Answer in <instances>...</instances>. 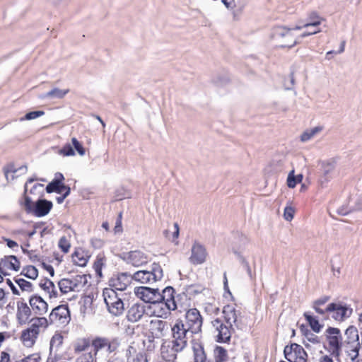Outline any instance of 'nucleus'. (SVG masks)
<instances>
[{
	"label": "nucleus",
	"instance_id": "f257e3e1",
	"mask_svg": "<svg viewBox=\"0 0 362 362\" xmlns=\"http://www.w3.org/2000/svg\"><path fill=\"white\" fill-rule=\"evenodd\" d=\"M222 313L227 325H225L218 318L213 320L211 323L218 332L217 341L225 343L230 341L231 334L234 330L233 326L238 329H241V313L240 310H236L233 305H226L223 307Z\"/></svg>",
	"mask_w": 362,
	"mask_h": 362
},
{
	"label": "nucleus",
	"instance_id": "f03ea898",
	"mask_svg": "<svg viewBox=\"0 0 362 362\" xmlns=\"http://www.w3.org/2000/svg\"><path fill=\"white\" fill-rule=\"evenodd\" d=\"M35 178H29L24 187L23 200L21 204L24 207L28 214H33L37 217H42L47 215L52 208V202L47 199H38L33 202L28 193V185L33 182Z\"/></svg>",
	"mask_w": 362,
	"mask_h": 362
},
{
	"label": "nucleus",
	"instance_id": "7ed1b4c3",
	"mask_svg": "<svg viewBox=\"0 0 362 362\" xmlns=\"http://www.w3.org/2000/svg\"><path fill=\"white\" fill-rule=\"evenodd\" d=\"M30 325L21 332V340L26 347H32L37 339L40 328H46L48 326V320L46 317H35L30 320Z\"/></svg>",
	"mask_w": 362,
	"mask_h": 362
},
{
	"label": "nucleus",
	"instance_id": "20e7f679",
	"mask_svg": "<svg viewBox=\"0 0 362 362\" xmlns=\"http://www.w3.org/2000/svg\"><path fill=\"white\" fill-rule=\"evenodd\" d=\"M103 296L110 313L115 316H119L124 313V303L121 293H118L114 288H105Z\"/></svg>",
	"mask_w": 362,
	"mask_h": 362
},
{
	"label": "nucleus",
	"instance_id": "39448f33",
	"mask_svg": "<svg viewBox=\"0 0 362 362\" xmlns=\"http://www.w3.org/2000/svg\"><path fill=\"white\" fill-rule=\"evenodd\" d=\"M173 349L175 351H182L187 345V333L189 332L186 329L181 320H176L171 328Z\"/></svg>",
	"mask_w": 362,
	"mask_h": 362
},
{
	"label": "nucleus",
	"instance_id": "423d86ee",
	"mask_svg": "<svg viewBox=\"0 0 362 362\" xmlns=\"http://www.w3.org/2000/svg\"><path fill=\"white\" fill-rule=\"evenodd\" d=\"M163 276V269L159 264L153 263L151 270H140L135 272L132 279L141 284H151L160 281Z\"/></svg>",
	"mask_w": 362,
	"mask_h": 362
},
{
	"label": "nucleus",
	"instance_id": "0eeeda50",
	"mask_svg": "<svg viewBox=\"0 0 362 362\" xmlns=\"http://www.w3.org/2000/svg\"><path fill=\"white\" fill-rule=\"evenodd\" d=\"M87 277L84 274H79L71 279H62L58 283L62 293H67L70 291L78 292L86 284Z\"/></svg>",
	"mask_w": 362,
	"mask_h": 362
},
{
	"label": "nucleus",
	"instance_id": "6e6552de",
	"mask_svg": "<svg viewBox=\"0 0 362 362\" xmlns=\"http://www.w3.org/2000/svg\"><path fill=\"white\" fill-rule=\"evenodd\" d=\"M47 320L48 325H55L57 327H64L69 324L71 316L68 305H60L54 308Z\"/></svg>",
	"mask_w": 362,
	"mask_h": 362
},
{
	"label": "nucleus",
	"instance_id": "1a4fd4ad",
	"mask_svg": "<svg viewBox=\"0 0 362 362\" xmlns=\"http://www.w3.org/2000/svg\"><path fill=\"white\" fill-rule=\"evenodd\" d=\"M202 323V315L197 309L192 308L186 312L184 325L192 334L200 335Z\"/></svg>",
	"mask_w": 362,
	"mask_h": 362
},
{
	"label": "nucleus",
	"instance_id": "9d476101",
	"mask_svg": "<svg viewBox=\"0 0 362 362\" xmlns=\"http://www.w3.org/2000/svg\"><path fill=\"white\" fill-rule=\"evenodd\" d=\"M326 337L328 341L329 351L332 355L338 357L342 346V337L340 329L335 327H328L326 330Z\"/></svg>",
	"mask_w": 362,
	"mask_h": 362
},
{
	"label": "nucleus",
	"instance_id": "9b49d317",
	"mask_svg": "<svg viewBox=\"0 0 362 362\" xmlns=\"http://www.w3.org/2000/svg\"><path fill=\"white\" fill-rule=\"evenodd\" d=\"M120 339L118 337H95L92 341V346L94 348L95 355L102 349H106L108 354L116 351L120 346Z\"/></svg>",
	"mask_w": 362,
	"mask_h": 362
},
{
	"label": "nucleus",
	"instance_id": "f8f14e48",
	"mask_svg": "<svg viewBox=\"0 0 362 362\" xmlns=\"http://www.w3.org/2000/svg\"><path fill=\"white\" fill-rule=\"evenodd\" d=\"M285 358L289 362H307V354L299 344L293 343L286 346L284 350Z\"/></svg>",
	"mask_w": 362,
	"mask_h": 362
},
{
	"label": "nucleus",
	"instance_id": "ddd939ff",
	"mask_svg": "<svg viewBox=\"0 0 362 362\" xmlns=\"http://www.w3.org/2000/svg\"><path fill=\"white\" fill-rule=\"evenodd\" d=\"M120 258L126 263L130 264L134 267H140L148 262V256L140 250H134L127 252H123L120 255Z\"/></svg>",
	"mask_w": 362,
	"mask_h": 362
},
{
	"label": "nucleus",
	"instance_id": "4468645a",
	"mask_svg": "<svg viewBox=\"0 0 362 362\" xmlns=\"http://www.w3.org/2000/svg\"><path fill=\"white\" fill-rule=\"evenodd\" d=\"M136 296L145 303H155L160 298L158 289L141 286L135 288Z\"/></svg>",
	"mask_w": 362,
	"mask_h": 362
},
{
	"label": "nucleus",
	"instance_id": "2eb2a0df",
	"mask_svg": "<svg viewBox=\"0 0 362 362\" xmlns=\"http://www.w3.org/2000/svg\"><path fill=\"white\" fill-rule=\"evenodd\" d=\"M327 310L332 313V317L337 321H342L352 313V309L346 305L332 303L327 306Z\"/></svg>",
	"mask_w": 362,
	"mask_h": 362
},
{
	"label": "nucleus",
	"instance_id": "dca6fc26",
	"mask_svg": "<svg viewBox=\"0 0 362 362\" xmlns=\"http://www.w3.org/2000/svg\"><path fill=\"white\" fill-rule=\"evenodd\" d=\"M295 30L294 28H288L285 26H276L274 28L272 31L273 38L278 40L281 38L291 37L292 38L291 44H281L280 47L288 48L293 47L295 45L298 44V39H295L293 34L291 33V30Z\"/></svg>",
	"mask_w": 362,
	"mask_h": 362
},
{
	"label": "nucleus",
	"instance_id": "f3484780",
	"mask_svg": "<svg viewBox=\"0 0 362 362\" xmlns=\"http://www.w3.org/2000/svg\"><path fill=\"white\" fill-rule=\"evenodd\" d=\"M345 335L347 339V343L349 344H351L352 349L350 350V355L351 356L352 359H354L358 357L360 349L358 330L354 326H350L346 329Z\"/></svg>",
	"mask_w": 362,
	"mask_h": 362
},
{
	"label": "nucleus",
	"instance_id": "a211bd4d",
	"mask_svg": "<svg viewBox=\"0 0 362 362\" xmlns=\"http://www.w3.org/2000/svg\"><path fill=\"white\" fill-rule=\"evenodd\" d=\"M207 252L205 247L201 243L195 241L191 249L189 262L195 265L203 264L206 259Z\"/></svg>",
	"mask_w": 362,
	"mask_h": 362
},
{
	"label": "nucleus",
	"instance_id": "6ab92c4d",
	"mask_svg": "<svg viewBox=\"0 0 362 362\" xmlns=\"http://www.w3.org/2000/svg\"><path fill=\"white\" fill-rule=\"evenodd\" d=\"M132 280V276L128 273L119 274L110 279L109 281L110 288H114L115 291H123L126 290Z\"/></svg>",
	"mask_w": 362,
	"mask_h": 362
},
{
	"label": "nucleus",
	"instance_id": "aec40b11",
	"mask_svg": "<svg viewBox=\"0 0 362 362\" xmlns=\"http://www.w3.org/2000/svg\"><path fill=\"white\" fill-rule=\"evenodd\" d=\"M153 313L158 317L167 318L170 314L171 310L177 309L176 303L169 301V303L162 302L159 300L153 303Z\"/></svg>",
	"mask_w": 362,
	"mask_h": 362
},
{
	"label": "nucleus",
	"instance_id": "412c9836",
	"mask_svg": "<svg viewBox=\"0 0 362 362\" xmlns=\"http://www.w3.org/2000/svg\"><path fill=\"white\" fill-rule=\"evenodd\" d=\"M146 313V306L143 303L133 304L127 311V318L131 322L139 321Z\"/></svg>",
	"mask_w": 362,
	"mask_h": 362
},
{
	"label": "nucleus",
	"instance_id": "4be33fe9",
	"mask_svg": "<svg viewBox=\"0 0 362 362\" xmlns=\"http://www.w3.org/2000/svg\"><path fill=\"white\" fill-rule=\"evenodd\" d=\"M31 309L38 315L45 314L48 310L47 303L39 296H33L29 300Z\"/></svg>",
	"mask_w": 362,
	"mask_h": 362
},
{
	"label": "nucleus",
	"instance_id": "5701e85b",
	"mask_svg": "<svg viewBox=\"0 0 362 362\" xmlns=\"http://www.w3.org/2000/svg\"><path fill=\"white\" fill-rule=\"evenodd\" d=\"M31 315V310L25 303H18L17 319L21 325L25 324Z\"/></svg>",
	"mask_w": 362,
	"mask_h": 362
},
{
	"label": "nucleus",
	"instance_id": "b1692460",
	"mask_svg": "<svg viewBox=\"0 0 362 362\" xmlns=\"http://www.w3.org/2000/svg\"><path fill=\"white\" fill-rule=\"evenodd\" d=\"M151 329L156 337H163L168 329V323L161 320H153L151 321Z\"/></svg>",
	"mask_w": 362,
	"mask_h": 362
},
{
	"label": "nucleus",
	"instance_id": "393cba45",
	"mask_svg": "<svg viewBox=\"0 0 362 362\" xmlns=\"http://www.w3.org/2000/svg\"><path fill=\"white\" fill-rule=\"evenodd\" d=\"M322 20V18L319 16L316 12H312L309 14L306 23L302 25H296L294 29L301 30L303 28H316L320 25Z\"/></svg>",
	"mask_w": 362,
	"mask_h": 362
},
{
	"label": "nucleus",
	"instance_id": "a878e982",
	"mask_svg": "<svg viewBox=\"0 0 362 362\" xmlns=\"http://www.w3.org/2000/svg\"><path fill=\"white\" fill-rule=\"evenodd\" d=\"M69 89L62 90L59 88H54L51 90L42 94L40 98L41 99H61L63 98L69 93Z\"/></svg>",
	"mask_w": 362,
	"mask_h": 362
},
{
	"label": "nucleus",
	"instance_id": "bb28decb",
	"mask_svg": "<svg viewBox=\"0 0 362 362\" xmlns=\"http://www.w3.org/2000/svg\"><path fill=\"white\" fill-rule=\"evenodd\" d=\"M26 172L27 167L25 165H22L18 168H15L13 165H11L8 167V168L6 170L4 173L7 180H13L19 175L25 174Z\"/></svg>",
	"mask_w": 362,
	"mask_h": 362
},
{
	"label": "nucleus",
	"instance_id": "cd10ccee",
	"mask_svg": "<svg viewBox=\"0 0 362 362\" xmlns=\"http://www.w3.org/2000/svg\"><path fill=\"white\" fill-rule=\"evenodd\" d=\"M40 287L49 293L50 298H55L57 296L54 283L47 278L42 279L39 284Z\"/></svg>",
	"mask_w": 362,
	"mask_h": 362
},
{
	"label": "nucleus",
	"instance_id": "c85d7f7f",
	"mask_svg": "<svg viewBox=\"0 0 362 362\" xmlns=\"http://www.w3.org/2000/svg\"><path fill=\"white\" fill-rule=\"evenodd\" d=\"M178 352L173 349V346L170 349L165 346H161V356L165 361L173 362L177 358V354Z\"/></svg>",
	"mask_w": 362,
	"mask_h": 362
},
{
	"label": "nucleus",
	"instance_id": "c756f323",
	"mask_svg": "<svg viewBox=\"0 0 362 362\" xmlns=\"http://www.w3.org/2000/svg\"><path fill=\"white\" fill-rule=\"evenodd\" d=\"M322 130L321 126H317L311 129H306L300 136V141L302 142H307L312 139L316 134Z\"/></svg>",
	"mask_w": 362,
	"mask_h": 362
},
{
	"label": "nucleus",
	"instance_id": "7c9ffc66",
	"mask_svg": "<svg viewBox=\"0 0 362 362\" xmlns=\"http://www.w3.org/2000/svg\"><path fill=\"white\" fill-rule=\"evenodd\" d=\"M1 263H4V266L9 265L10 268L14 271H18L21 267L20 262L14 255L5 257L1 260Z\"/></svg>",
	"mask_w": 362,
	"mask_h": 362
},
{
	"label": "nucleus",
	"instance_id": "2f4dec72",
	"mask_svg": "<svg viewBox=\"0 0 362 362\" xmlns=\"http://www.w3.org/2000/svg\"><path fill=\"white\" fill-rule=\"evenodd\" d=\"M174 292L175 290L173 287H166L163 290V293L161 294L160 293V298L158 301L161 300L165 303H169V301L176 303L174 298Z\"/></svg>",
	"mask_w": 362,
	"mask_h": 362
},
{
	"label": "nucleus",
	"instance_id": "473e14b6",
	"mask_svg": "<svg viewBox=\"0 0 362 362\" xmlns=\"http://www.w3.org/2000/svg\"><path fill=\"white\" fill-rule=\"evenodd\" d=\"M65 185L63 182H56L52 180L46 187V192L47 193L56 192L61 194L64 192Z\"/></svg>",
	"mask_w": 362,
	"mask_h": 362
},
{
	"label": "nucleus",
	"instance_id": "72a5a7b5",
	"mask_svg": "<svg viewBox=\"0 0 362 362\" xmlns=\"http://www.w3.org/2000/svg\"><path fill=\"white\" fill-rule=\"evenodd\" d=\"M21 274L28 279L35 280L38 276V270L33 265H28L23 268Z\"/></svg>",
	"mask_w": 362,
	"mask_h": 362
},
{
	"label": "nucleus",
	"instance_id": "f704fd0d",
	"mask_svg": "<svg viewBox=\"0 0 362 362\" xmlns=\"http://www.w3.org/2000/svg\"><path fill=\"white\" fill-rule=\"evenodd\" d=\"M303 315L305 320L308 321L311 329L315 332H320L322 326L320 325L318 320L315 317L312 316L309 313H305Z\"/></svg>",
	"mask_w": 362,
	"mask_h": 362
},
{
	"label": "nucleus",
	"instance_id": "c9c22d12",
	"mask_svg": "<svg viewBox=\"0 0 362 362\" xmlns=\"http://www.w3.org/2000/svg\"><path fill=\"white\" fill-rule=\"evenodd\" d=\"M214 355L215 362H224L228 359L227 351L222 346H216Z\"/></svg>",
	"mask_w": 362,
	"mask_h": 362
},
{
	"label": "nucleus",
	"instance_id": "e433bc0d",
	"mask_svg": "<svg viewBox=\"0 0 362 362\" xmlns=\"http://www.w3.org/2000/svg\"><path fill=\"white\" fill-rule=\"evenodd\" d=\"M229 81V77L227 74H216L213 78L212 82L216 86H223L228 83Z\"/></svg>",
	"mask_w": 362,
	"mask_h": 362
},
{
	"label": "nucleus",
	"instance_id": "4c0bfd02",
	"mask_svg": "<svg viewBox=\"0 0 362 362\" xmlns=\"http://www.w3.org/2000/svg\"><path fill=\"white\" fill-rule=\"evenodd\" d=\"M15 282L23 291L32 292L33 291V286L32 283L25 280L24 279H16Z\"/></svg>",
	"mask_w": 362,
	"mask_h": 362
},
{
	"label": "nucleus",
	"instance_id": "58836bf2",
	"mask_svg": "<svg viewBox=\"0 0 362 362\" xmlns=\"http://www.w3.org/2000/svg\"><path fill=\"white\" fill-rule=\"evenodd\" d=\"M58 153L63 156H71L75 155L72 144H66L62 148L59 150Z\"/></svg>",
	"mask_w": 362,
	"mask_h": 362
},
{
	"label": "nucleus",
	"instance_id": "ea45409f",
	"mask_svg": "<svg viewBox=\"0 0 362 362\" xmlns=\"http://www.w3.org/2000/svg\"><path fill=\"white\" fill-rule=\"evenodd\" d=\"M334 165L333 163L329 162H322L321 165V170L323 175L327 180L329 175L334 170Z\"/></svg>",
	"mask_w": 362,
	"mask_h": 362
},
{
	"label": "nucleus",
	"instance_id": "a19ab883",
	"mask_svg": "<svg viewBox=\"0 0 362 362\" xmlns=\"http://www.w3.org/2000/svg\"><path fill=\"white\" fill-rule=\"evenodd\" d=\"M73 260L78 266L84 267L86 265L88 259L83 256H81L79 251H76L73 254Z\"/></svg>",
	"mask_w": 362,
	"mask_h": 362
},
{
	"label": "nucleus",
	"instance_id": "79ce46f5",
	"mask_svg": "<svg viewBox=\"0 0 362 362\" xmlns=\"http://www.w3.org/2000/svg\"><path fill=\"white\" fill-rule=\"evenodd\" d=\"M62 335L58 333L54 334L50 340V349H52L54 347L58 348L59 346L62 344Z\"/></svg>",
	"mask_w": 362,
	"mask_h": 362
},
{
	"label": "nucleus",
	"instance_id": "37998d69",
	"mask_svg": "<svg viewBox=\"0 0 362 362\" xmlns=\"http://www.w3.org/2000/svg\"><path fill=\"white\" fill-rule=\"evenodd\" d=\"M58 246L63 252L67 253L69 251L71 244L67 238L63 236L59 239Z\"/></svg>",
	"mask_w": 362,
	"mask_h": 362
},
{
	"label": "nucleus",
	"instance_id": "c03bdc74",
	"mask_svg": "<svg viewBox=\"0 0 362 362\" xmlns=\"http://www.w3.org/2000/svg\"><path fill=\"white\" fill-rule=\"evenodd\" d=\"M72 146H74V149L78 152L80 156L85 155V148L82 146V144L77 140L76 138L71 139Z\"/></svg>",
	"mask_w": 362,
	"mask_h": 362
},
{
	"label": "nucleus",
	"instance_id": "a18cd8bd",
	"mask_svg": "<svg viewBox=\"0 0 362 362\" xmlns=\"http://www.w3.org/2000/svg\"><path fill=\"white\" fill-rule=\"evenodd\" d=\"M297 185V180L294 175V170H292L288 175L287 185L289 188H294Z\"/></svg>",
	"mask_w": 362,
	"mask_h": 362
},
{
	"label": "nucleus",
	"instance_id": "49530a36",
	"mask_svg": "<svg viewBox=\"0 0 362 362\" xmlns=\"http://www.w3.org/2000/svg\"><path fill=\"white\" fill-rule=\"evenodd\" d=\"M174 229L175 230L172 233V236L170 237V240L174 243L175 245L178 244L177 238L179 237L180 234V228L177 223H175L174 225Z\"/></svg>",
	"mask_w": 362,
	"mask_h": 362
},
{
	"label": "nucleus",
	"instance_id": "de8ad7c7",
	"mask_svg": "<svg viewBox=\"0 0 362 362\" xmlns=\"http://www.w3.org/2000/svg\"><path fill=\"white\" fill-rule=\"evenodd\" d=\"M294 212H295V211L293 207H291V206L285 207L284 214V218L288 221H291L293 218Z\"/></svg>",
	"mask_w": 362,
	"mask_h": 362
},
{
	"label": "nucleus",
	"instance_id": "09e8293b",
	"mask_svg": "<svg viewBox=\"0 0 362 362\" xmlns=\"http://www.w3.org/2000/svg\"><path fill=\"white\" fill-rule=\"evenodd\" d=\"M93 356L89 353L83 354L79 358H77L76 362H93Z\"/></svg>",
	"mask_w": 362,
	"mask_h": 362
},
{
	"label": "nucleus",
	"instance_id": "8fccbe9b",
	"mask_svg": "<svg viewBox=\"0 0 362 362\" xmlns=\"http://www.w3.org/2000/svg\"><path fill=\"white\" fill-rule=\"evenodd\" d=\"M44 185L42 184L37 183L35 184L33 187L30 189L29 193L30 194H40L42 192Z\"/></svg>",
	"mask_w": 362,
	"mask_h": 362
},
{
	"label": "nucleus",
	"instance_id": "3c124183",
	"mask_svg": "<svg viewBox=\"0 0 362 362\" xmlns=\"http://www.w3.org/2000/svg\"><path fill=\"white\" fill-rule=\"evenodd\" d=\"M305 336L309 341L313 344H317L320 342L318 337L308 330L305 333Z\"/></svg>",
	"mask_w": 362,
	"mask_h": 362
},
{
	"label": "nucleus",
	"instance_id": "603ef678",
	"mask_svg": "<svg viewBox=\"0 0 362 362\" xmlns=\"http://www.w3.org/2000/svg\"><path fill=\"white\" fill-rule=\"evenodd\" d=\"M239 257H240L241 264H243L244 268L246 269L248 276H250V279H252V271H251V268L249 265L248 262L243 257H242L240 255H239Z\"/></svg>",
	"mask_w": 362,
	"mask_h": 362
},
{
	"label": "nucleus",
	"instance_id": "864d4df0",
	"mask_svg": "<svg viewBox=\"0 0 362 362\" xmlns=\"http://www.w3.org/2000/svg\"><path fill=\"white\" fill-rule=\"evenodd\" d=\"M89 346V342L86 340H83L81 344L78 343L75 347L76 351H83Z\"/></svg>",
	"mask_w": 362,
	"mask_h": 362
},
{
	"label": "nucleus",
	"instance_id": "5fc2aeb1",
	"mask_svg": "<svg viewBox=\"0 0 362 362\" xmlns=\"http://www.w3.org/2000/svg\"><path fill=\"white\" fill-rule=\"evenodd\" d=\"M329 296H322L321 298H320L319 299L315 300L313 302V304L316 305H325L326 303H327L329 300Z\"/></svg>",
	"mask_w": 362,
	"mask_h": 362
},
{
	"label": "nucleus",
	"instance_id": "6e6d98bb",
	"mask_svg": "<svg viewBox=\"0 0 362 362\" xmlns=\"http://www.w3.org/2000/svg\"><path fill=\"white\" fill-rule=\"evenodd\" d=\"M313 308L315 310L316 313L322 315H324L327 313H331L330 311L327 310V307L325 309H323L321 308V305H316L315 304H313Z\"/></svg>",
	"mask_w": 362,
	"mask_h": 362
},
{
	"label": "nucleus",
	"instance_id": "4d7b16f0",
	"mask_svg": "<svg viewBox=\"0 0 362 362\" xmlns=\"http://www.w3.org/2000/svg\"><path fill=\"white\" fill-rule=\"evenodd\" d=\"M318 32H320V30H317L315 28L313 30H310L309 31H305V32L303 33L297 39L299 42L300 39L304 38L308 36H310V35H314V34H316Z\"/></svg>",
	"mask_w": 362,
	"mask_h": 362
},
{
	"label": "nucleus",
	"instance_id": "13d9d810",
	"mask_svg": "<svg viewBox=\"0 0 362 362\" xmlns=\"http://www.w3.org/2000/svg\"><path fill=\"white\" fill-rule=\"evenodd\" d=\"M122 214L120 213L119 214V217L115 223V232L117 233H119V232H122Z\"/></svg>",
	"mask_w": 362,
	"mask_h": 362
},
{
	"label": "nucleus",
	"instance_id": "bf43d9fd",
	"mask_svg": "<svg viewBox=\"0 0 362 362\" xmlns=\"http://www.w3.org/2000/svg\"><path fill=\"white\" fill-rule=\"evenodd\" d=\"M91 244L95 248H100L103 247L104 243L100 238H93L91 240Z\"/></svg>",
	"mask_w": 362,
	"mask_h": 362
},
{
	"label": "nucleus",
	"instance_id": "052dcab7",
	"mask_svg": "<svg viewBox=\"0 0 362 362\" xmlns=\"http://www.w3.org/2000/svg\"><path fill=\"white\" fill-rule=\"evenodd\" d=\"M40 357L37 355H30L23 358L21 362H39Z\"/></svg>",
	"mask_w": 362,
	"mask_h": 362
},
{
	"label": "nucleus",
	"instance_id": "680f3d73",
	"mask_svg": "<svg viewBox=\"0 0 362 362\" xmlns=\"http://www.w3.org/2000/svg\"><path fill=\"white\" fill-rule=\"evenodd\" d=\"M136 362H148L147 356L144 353H139L135 358Z\"/></svg>",
	"mask_w": 362,
	"mask_h": 362
},
{
	"label": "nucleus",
	"instance_id": "e2e57ef3",
	"mask_svg": "<svg viewBox=\"0 0 362 362\" xmlns=\"http://www.w3.org/2000/svg\"><path fill=\"white\" fill-rule=\"evenodd\" d=\"M42 267L43 269H45L46 271L49 272L51 276H53L54 274V269L53 267L50 264H47L45 262L42 263Z\"/></svg>",
	"mask_w": 362,
	"mask_h": 362
},
{
	"label": "nucleus",
	"instance_id": "0e129e2a",
	"mask_svg": "<svg viewBox=\"0 0 362 362\" xmlns=\"http://www.w3.org/2000/svg\"><path fill=\"white\" fill-rule=\"evenodd\" d=\"M6 283L8 285V286L10 287V288L11 289L12 293L14 295H19L20 294L18 290L16 288V287L14 286V284L12 283V281L9 279H6Z\"/></svg>",
	"mask_w": 362,
	"mask_h": 362
},
{
	"label": "nucleus",
	"instance_id": "69168bd1",
	"mask_svg": "<svg viewBox=\"0 0 362 362\" xmlns=\"http://www.w3.org/2000/svg\"><path fill=\"white\" fill-rule=\"evenodd\" d=\"M350 210L347 209L346 208L342 206V207H340L337 209V213L339 214V215H341V216H346L348 214L350 213Z\"/></svg>",
	"mask_w": 362,
	"mask_h": 362
},
{
	"label": "nucleus",
	"instance_id": "338daca9",
	"mask_svg": "<svg viewBox=\"0 0 362 362\" xmlns=\"http://www.w3.org/2000/svg\"><path fill=\"white\" fill-rule=\"evenodd\" d=\"M5 241L6 242V245L9 248H13L15 247H18V244L14 240L6 238Z\"/></svg>",
	"mask_w": 362,
	"mask_h": 362
},
{
	"label": "nucleus",
	"instance_id": "774afa93",
	"mask_svg": "<svg viewBox=\"0 0 362 362\" xmlns=\"http://www.w3.org/2000/svg\"><path fill=\"white\" fill-rule=\"evenodd\" d=\"M0 362H10L9 354L3 351L1 352V361Z\"/></svg>",
	"mask_w": 362,
	"mask_h": 362
}]
</instances>
